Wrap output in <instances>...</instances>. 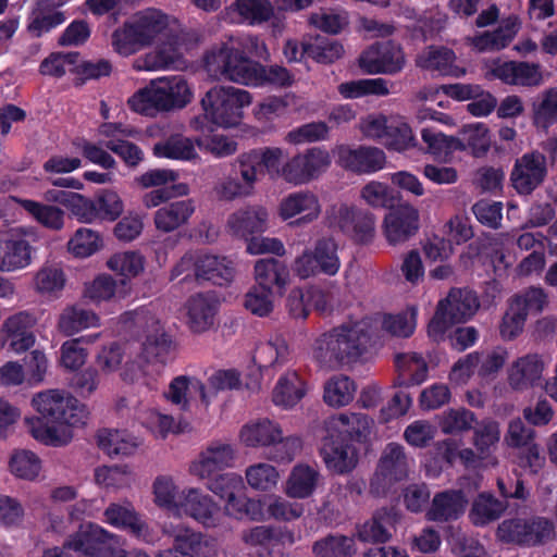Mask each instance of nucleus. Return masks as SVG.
Returning <instances> with one entry per match:
<instances>
[{
	"instance_id": "f257e3e1",
	"label": "nucleus",
	"mask_w": 557,
	"mask_h": 557,
	"mask_svg": "<svg viewBox=\"0 0 557 557\" xmlns=\"http://www.w3.org/2000/svg\"><path fill=\"white\" fill-rule=\"evenodd\" d=\"M32 406L39 416L26 420L28 432L45 445H66L73 438L72 428L84 425L88 419L86 406L64 389L36 393Z\"/></svg>"
},
{
	"instance_id": "f03ea898",
	"label": "nucleus",
	"mask_w": 557,
	"mask_h": 557,
	"mask_svg": "<svg viewBox=\"0 0 557 557\" xmlns=\"http://www.w3.org/2000/svg\"><path fill=\"white\" fill-rule=\"evenodd\" d=\"M371 336L369 319L343 323L315 339L313 358L326 368L355 362L368 351Z\"/></svg>"
},
{
	"instance_id": "7ed1b4c3",
	"label": "nucleus",
	"mask_w": 557,
	"mask_h": 557,
	"mask_svg": "<svg viewBox=\"0 0 557 557\" xmlns=\"http://www.w3.org/2000/svg\"><path fill=\"white\" fill-rule=\"evenodd\" d=\"M125 329L144 334L138 359L126 362L124 380L137 381L144 372V364L153 360L161 363L170 352L172 341L164 332L160 321L146 309L124 312L120 317Z\"/></svg>"
},
{
	"instance_id": "20e7f679",
	"label": "nucleus",
	"mask_w": 557,
	"mask_h": 557,
	"mask_svg": "<svg viewBox=\"0 0 557 557\" xmlns=\"http://www.w3.org/2000/svg\"><path fill=\"white\" fill-rule=\"evenodd\" d=\"M172 23L175 20L158 9L139 11L112 33V47L121 55L133 54L166 35Z\"/></svg>"
},
{
	"instance_id": "39448f33",
	"label": "nucleus",
	"mask_w": 557,
	"mask_h": 557,
	"mask_svg": "<svg viewBox=\"0 0 557 557\" xmlns=\"http://www.w3.org/2000/svg\"><path fill=\"white\" fill-rule=\"evenodd\" d=\"M205 69L216 79L258 86L261 65L244 55L231 37L213 45L203 55Z\"/></svg>"
},
{
	"instance_id": "423d86ee",
	"label": "nucleus",
	"mask_w": 557,
	"mask_h": 557,
	"mask_svg": "<svg viewBox=\"0 0 557 557\" xmlns=\"http://www.w3.org/2000/svg\"><path fill=\"white\" fill-rule=\"evenodd\" d=\"M193 92L182 76L163 77L137 91L128 99L129 107L141 114L154 115L184 108Z\"/></svg>"
},
{
	"instance_id": "0eeeda50",
	"label": "nucleus",
	"mask_w": 557,
	"mask_h": 557,
	"mask_svg": "<svg viewBox=\"0 0 557 557\" xmlns=\"http://www.w3.org/2000/svg\"><path fill=\"white\" fill-rule=\"evenodd\" d=\"M251 103L250 94L233 86H214L201 99L205 117H195L191 126L205 129V120L220 127H233L240 123L243 109Z\"/></svg>"
},
{
	"instance_id": "6e6552de",
	"label": "nucleus",
	"mask_w": 557,
	"mask_h": 557,
	"mask_svg": "<svg viewBox=\"0 0 557 557\" xmlns=\"http://www.w3.org/2000/svg\"><path fill=\"white\" fill-rule=\"evenodd\" d=\"M339 269L338 244L332 236L318 238L312 248L305 249L293 262V271L301 280L319 274L334 276Z\"/></svg>"
},
{
	"instance_id": "1a4fd4ad",
	"label": "nucleus",
	"mask_w": 557,
	"mask_h": 557,
	"mask_svg": "<svg viewBox=\"0 0 557 557\" xmlns=\"http://www.w3.org/2000/svg\"><path fill=\"white\" fill-rule=\"evenodd\" d=\"M479 308L475 294L469 289L453 288L448 296L438 302L437 310L429 323V335L438 341L446 330L470 319Z\"/></svg>"
},
{
	"instance_id": "9d476101",
	"label": "nucleus",
	"mask_w": 557,
	"mask_h": 557,
	"mask_svg": "<svg viewBox=\"0 0 557 557\" xmlns=\"http://www.w3.org/2000/svg\"><path fill=\"white\" fill-rule=\"evenodd\" d=\"M413 459L398 443H388L383 449L370 490L376 495L384 494L395 482L408 476Z\"/></svg>"
},
{
	"instance_id": "9b49d317",
	"label": "nucleus",
	"mask_w": 557,
	"mask_h": 557,
	"mask_svg": "<svg viewBox=\"0 0 557 557\" xmlns=\"http://www.w3.org/2000/svg\"><path fill=\"white\" fill-rule=\"evenodd\" d=\"M119 536L108 532L98 524L81 527L70 535L63 548L82 553L90 557H111L119 548Z\"/></svg>"
},
{
	"instance_id": "f8f14e48",
	"label": "nucleus",
	"mask_w": 557,
	"mask_h": 557,
	"mask_svg": "<svg viewBox=\"0 0 557 557\" xmlns=\"http://www.w3.org/2000/svg\"><path fill=\"white\" fill-rule=\"evenodd\" d=\"M231 169L232 173L224 176L214 186L218 199L234 201L253 197L257 193L259 176L255 174L251 166L238 154L231 163Z\"/></svg>"
},
{
	"instance_id": "ddd939ff",
	"label": "nucleus",
	"mask_w": 557,
	"mask_h": 557,
	"mask_svg": "<svg viewBox=\"0 0 557 557\" xmlns=\"http://www.w3.org/2000/svg\"><path fill=\"white\" fill-rule=\"evenodd\" d=\"M330 164L327 151L312 148L294 156L283 164V180L294 185L307 184L323 173Z\"/></svg>"
},
{
	"instance_id": "4468645a",
	"label": "nucleus",
	"mask_w": 557,
	"mask_h": 557,
	"mask_svg": "<svg viewBox=\"0 0 557 557\" xmlns=\"http://www.w3.org/2000/svg\"><path fill=\"white\" fill-rule=\"evenodd\" d=\"M405 64L401 47L392 41L373 45L359 57V66L367 74L394 75L400 72Z\"/></svg>"
},
{
	"instance_id": "2eb2a0df",
	"label": "nucleus",
	"mask_w": 557,
	"mask_h": 557,
	"mask_svg": "<svg viewBox=\"0 0 557 557\" xmlns=\"http://www.w3.org/2000/svg\"><path fill=\"white\" fill-rule=\"evenodd\" d=\"M548 172L547 158L540 151L522 154L516 160L510 180L520 195H530L543 184Z\"/></svg>"
},
{
	"instance_id": "dca6fc26",
	"label": "nucleus",
	"mask_w": 557,
	"mask_h": 557,
	"mask_svg": "<svg viewBox=\"0 0 557 557\" xmlns=\"http://www.w3.org/2000/svg\"><path fill=\"white\" fill-rule=\"evenodd\" d=\"M235 458L236 449L232 444L223 441H212L190 462L189 473L199 480H206L218 471L233 467Z\"/></svg>"
},
{
	"instance_id": "f3484780",
	"label": "nucleus",
	"mask_w": 557,
	"mask_h": 557,
	"mask_svg": "<svg viewBox=\"0 0 557 557\" xmlns=\"http://www.w3.org/2000/svg\"><path fill=\"white\" fill-rule=\"evenodd\" d=\"M36 319L33 314L21 311L8 317L0 326V347H8L15 354H21L35 344L32 327Z\"/></svg>"
},
{
	"instance_id": "a211bd4d",
	"label": "nucleus",
	"mask_w": 557,
	"mask_h": 557,
	"mask_svg": "<svg viewBox=\"0 0 557 557\" xmlns=\"http://www.w3.org/2000/svg\"><path fill=\"white\" fill-rule=\"evenodd\" d=\"M219 505L213 498L198 487L182 490L176 517L187 516L207 528L218 523Z\"/></svg>"
},
{
	"instance_id": "6ab92c4d",
	"label": "nucleus",
	"mask_w": 557,
	"mask_h": 557,
	"mask_svg": "<svg viewBox=\"0 0 557 557\" xmlns=\"http://www.w3.org/2000/svg\"><path fill=\"white\" fill-rule=\"evenodd\" d=\"M337 163L345 170L357 174H371L384 168L386 156L377 147L359 146L350 148L341 146L337 149Z\"/></svg>"
},
{
	"instance_id": "aec40b11",
	"label": "nucleus",
	"mask_w": 557,
	"mask_h": 557,
	"mask_svg": "<svg viewBox=\"0 0 557 557\" xmlns=\"http://www.w3.org/2000/svg\"><path fill=\"white\" fill-rule=\"evenodd\" d=\"M321 456L326 468L337 474H345L355 469L358 462L357 450L345 438L329 432L321 447Z\"/></svg>"
},
{
	"instance_id": "412c9836",
	"label": "nucleus",
	"mask_w": 557,
	"mask_h": 557,
	"mask_svg": "<svg viewBox=\"0 0 557 557\" xmlns=\"http://www.w3.org/2000/svg\"><path fill=\"white\" fill-rule=\"evenodd\" d=\"M269 211L260 205H249L230 214L226 227L238 238L248 240L253 234L268 230Z\"/></svg>"
},
{
	"instance_id": "4be33fe9",
	"label": "nucleus",
	"mask_w": 557,
	"mask_h": 557,
	"mask_svg": "<svg viewBox=\"0 0 557 557\" xmlns=\"http://www.w3.org/2000/svg\"><path fill=\"white\" fill-rule=\"evenodd\" d=\"M161 531L173 540V546L160 550L156 557H197L201 534L185 523L164 522Z\"/></svg>"
},
{
	"instance_id": "5701e85b",
	"label": "nucleus",
	"mask_w": 557,
	"mask_h": 557,
	"mask_svg": "<svg viewBox=\"0 0 557 557\" xmlns=\"http://www.w3.org/2000/svg\"><path fill=\"white\" fill-rule=\"evenodd\" d=\"M185 309L188 327L195 333H202L214 325L219 300L213 293H198L187 299Z\"/></svg>"
},
{
	"instance_id": "b1692460",
	"label": "nucleus",
	"mask_w": 557,
	"mask_h": 557,
	"mask_svg": "<svg viewBox=\"0 0 557 557\" xmlns=\"http://www.w3.org/2000/svg\"><path fill=\"white\" fill-rule=\"evenodd\" d=\"M491 75L508 85L533 87L543 82L540 65L528 62L507 61L493 62Z\"/></svg>"
},
{
	"instance_id": "393cba45",
	"label": "nucleus",
	"mask_w": 557,
	"mask_h": 557,
	"mask_svg": "<svg viewBox=\"0 0 557 557\" xmlns=\"http://www.w3.org/2000/svg\"><path fill=\"white\" fill-rule=\"evenodd\" d=\"M419 212L410 205H401L386 214L384 234L389 244L408 240L418 231Z\"/></svg>"
},
{
	"instance_id": "a878e982",
	"label": "nucleus",
	"mask_w": 557,
	"mask_h": 557,
	"mask_svg": "<svg viewBox=\"0 0 557 557\" xmlns=\"http://www.w3.org/2000/svg\"><path fill=\"white\" fill-rule=\"evenodd\" d=\"M518 29V18L509 16L494 32H482L474 36H467L465 44L476 52L502 50L512 41Z\"/></svg>"
},
{
	"instance_id": "bb28decb",
	"label": "nucleus",
	"mask_w": 557,
	"mask_h": 557,
	"mask_svg": "<svg viewBox=\"0 0 557 557\" xmlns=\"http://www.w3.org/2000/svg\"><path fill=\"white\" fill-rule=\"evenodd\" d=\"M196 394L199 395L201 405L207 409L212 401V394L207 392V386L195 376L180 375L171 381L164 395L171 404L181 410H187L190 399Z\"/></svg>"
},
{
	"instance_id": "cd10ccee",
	"label": "nucleus",
	"mask_w": 557,
	"mask_h": 557,
	"mask_svg": "<svg viewBox=\"0 0 557 557\" xmlns=\"http://www.w3.org/2000/svg\"><path fill=\"white\" fill-rule=\"evenodd\" d=\"M280 216L288 220L299 215L297 224H307L317 220L321 213L318 197L311 191H295L282 199L278 208Z\"/></svg>"
},
{
	"instance_id": "c85d7f7f",
	"label": "nucleus",
	"mask_w": 557,
	"mask_h": 557,
	"mask_svg": "<svg viewBox=\"0 0 557 557\" xmlns=\"http://www.w3.org/2000/svg\"><path fill=\"white\" fill-rule=\"evenodd\" d=\"M103 516L104 521L110 525L125 529L134 536L145 542H150L151 532L149 525L141 519L129 503H112L106 508Z\"/></svg>"
},
{
	"instance_id": "c756f323",
	"label": "nucleus",
	"mask_w": 557,
	"mask_h": 557,
	"mask_svg": "<svg viewBox=\"0 0 557 557\" xmlns=\"http://www.w3.org/2000/svg\"><path fill=\"white\" fill-rule=\"evenodd\" d=\"M545 362L539 354H528L513 361L508 370V383L515 391H527L540 383Z\"/></svg>"
},
{
	"instance_id": "7c9ffc66",
	"label": "nucleus",
	"mask_w": 557,
	"mask_h": 557,
	"mask_svg": "<svg viewBox=\"0 0 557 557\" xmlns=\"http://www.w3.org/2000/svg\"><path fill=\"white\" fill-rule=\"evenodd\" d=\"M456 54L446 47L430 46L424 49L416 60L417 66L436 72L440 75L460 77L466 70L456 65Z\"/></svg>"
},
{
	"instance_id": "2f4dec72",
	"label": "nucleus",
	"mask_w": 557,
	"mask_h": 557,
	"mask_svg": "<svg viewBox=\"0 0 557 557\" xmlns=\"http://www.w3.org/2000/svg\"><path fill=\"white\" fill-rule=\"evenodd\" d=\"M34 248L20 237L0 238V271L15 272L30 265Z\"/></svg>"
},
{
	"instance_id": "473e14b6",
	"label": "nucleus",
	"mask_w": 557,
	"mask_h": 557,
	"mask_svg": "<svg viewBox=\"0 0 557 557\" xmlns=\"http://www.w3.org/2000/svg\"><path fill=\"white\" fill-rule=\"evenodd\" d=\"M98 447L109 457H128L141 446L143 440L126 430L103 429L97 434Z\"/></svg>"
},
{
	"instance_id": "72a5a7b5",
	"label": "nucleus",
	"mask_w": 557,
	"mask_h": 557,
	"mask_svg": "<svg viewBox=\"0 0 557 557\" xmlns=\"http://www.w3.org/2000/svg\"><path fill=\"white\" fill-rule=\"evenodd\" d=\"M195 210L193 199L172 201L154 212L153 222L157 230L170 233L187 224Z\"/></svg>"
},
{
	"instance_id": "f704fd0d",
	"label": "nucleus",
	"mask_w": 557,
	"mask_h": 557,
	"mask_svg": "<svg viewBox=\"0 0 557 557\" xmlns=\"http://www.w3.org/2000/svg\"><path fill=\"white\" fill-rule=\"evenodd\" d=\"M245 162L251 166L252 171L259 176V170L264 171L272 178L283 180V159L285 152L280 147H260L253 148L240 153Z\"/></svg>"
},
{
	"instance_id": "c9c22d12",
	"label": "nucleus",
	"mask_w": 557,
	"mask_h": 557,
	"mask_svg": "<svg viewBox=\"0 0 557 557\" xmlns=\"http://www.w3.org/2000/svg\"><path fill=\"white\" fill-rule=\"evenodd\" d=\"M239 440L247 447L273 446L282 440V429L267 418L250 421L242 426Z\"/></svg>"
},
{
	"instance_id": "e433bc0d",
	"label": "nucleus",
	"mask_w": 557,
	"mask_h": 557,
	"mask_svg": "<svg viewBox=\"0 0 557 557\" xmlns=\"http://www.w3.org/2000/svg\"><path fill=\"white\" fill-rule=\"evenodd\" d=\"M255 278L260 287L282 294L289 282V271L283 261L264 258L255 264Z\"/></svg>"
},
{
	"instance_id": "4c0bfd02",
	"label": "nucleus",
	"mask_w": 557,
	"mask_h": 557,
	"mask_svg": "<svg viewBox=\"0 0 557 557\" xmlns=\"http://www.w3.org/2000/svg\"><path fill=\"white\" fill-rule=\"evenodd\" d=\"M466 505L467 499L461 491H445L434 496L426 518L438 522L456 520L463 513Z\"/></svg>"
},
{
	"instance_id": "58836bf2",
	"label": "nucleus",
	"mask_w": 557,
	"mask_h": 557,
	"mask_svg": "<svg viewBox=\"0 0 557 557\" xmlns=\"http://www.w3.org/2000/svg\"><path fill=\"white\" fill-rule=\"evenodd\" d=\"M396 515L387 508L377 509L372 518L358 529V539L366 543H385L392 537Z\"/></svg>"
},
{
	"instance_id": "ea45409f",
	"label": "nucleus",
	"mask_w": 557,
	"mask_h": 557,
	"mask_svg": "<svg viewBox=\"0 0 557 557\" xmlns=\"http://www.w3.org/2000/svg\"><path fill=\"white\" fill-rule=\"evenodd\" d=\"M100 325L99 317L79 305L66 306L58 318L57 327L64 336H73L84 330Z\"/></svg>"
},
{
	"instance_id": "a19ab883",
	"label": "nucleus",
	"mask_w": 557,
	"mask_h": 557,
	"mask_svg": "<svg viewBox=\"0 0 557 557\" xmlns=\"http://www.w3.org/2000/svg\"><path fill=\"white\" fill-rule=\"evenodd\" d=\"M371 420L361 413H341L327 422V432L339 438L361 441L370 432Z\"/></svg>"
},
{
	"instance_id": "79ce46f5",
	"label": "nucleus",
	"mask_w": 557,
	"mask_h": 557,
	"mask_svg": "<svg viewBox=\"0 0 557 557\" xmlns=\"http://www.w3.org/2000/svg\"><path fill=\"white\" fill-rule=\"evenodd\" d=\"M234 269L224 257L197 251V281H211L223 285L232 281Z\"/></svg>"
},
{
	"instance_id": "37998d69",
	"label": "nucleus",
	"mask_w": 557,
	"mask_h": 557,
	"mask_svg": "<svg viewBox=\"0 0 557 557\" xmlns=\"http://www.w3.org/2000/svg\"><path fill=\"white\" fill-rule=\"evenodd\" d=\"M17 203L42 227L60 232L64 228L66 213L58 206L30 199H17Z\"/></svg>"
},
{
	"instance_id": "c03bdc74",
	"label": "nucleus",
	"mask_w": 557,
	"mask_h": 557,
	"mask_svg": "<svg viewBox=\"0 0 557 557\" xmlns=\"http://www.w3.org/2000/svg\"><path fill=\"white\" fill-rule=\"evenodd\" d=\"M320 472L308 465L299 463L293 468L286 482L285 493L292 498L302 499L311 496L319 485Z\"/></svg>"
},
{
	"instance_id": "a18cd8bd",
	"label": "nucleus",
	"mask_w": 557,
	"mask_h": 557,
	"mask_svg": "<svg viewBox=\"0 0 557 557\" xmlns=\"http://www.w3.org/2000/svg\"><path fill=\"white\" fill-rule=\"evenodd\" d=\"M64 21L63 12L54 9L47 0H37L28 17L27 30L34 37H41Z\"/></svg>"
},
{
	"instance_id": "49530a36",
	"label": "nucleus",
	"mask_w": 557,
	"mask_h": 557,
	"mask_svg": "<svg viewBox=\"0 0 557 557\" xmlns=\"http://www.w3.org/2000/svg\"><path fill=\"white\" fill-rule=\"evenodd\" d=\"M289 359V348L286 341L278 335L257 346L253 361L260 370L282 367Z\"/></svg>"
},
{
	"instance_id": "de8ad7c7",
	"label": "nucleus",
	"mask_w": 557,
	"mask_h": 557,
	"mask_svg": "<svg viewBox=\"0 0 557 557\" xmlns=\"http://www.w3.org/2000/svg\"><path fill=\"white\" fill-rule=\"evenodd\" d=\"M457 140L460 143L457 151H470L475 158L484 157L492 143L490 131L484 123L463 125Z\"/></svg>"
},
{
	"instance_id": "09e8293b",
	"label": "nucleus",
	"mask_w": 557,
	"mask_h": 557,
	"mask_svg": "<svg viewBox=\"0 0 557 557\" xmlns=\"http://www.w3.org/2000/svg\"><path fill=\"white\" fill-rule=\"evenodd\" d=\"M185 65L180 52L172 47H160L134 60L136 71L180 70Z\"/></svg>"
},
{
	"instance_id": "8fccbe9b",
	"label": "nucleus",
	"mask_w": 557,
	"mask_h": 557,
	"mask_svg": "<svg viewBox=\"0 0 557 557\" xmlns=\"http://www.w3.org/2000/svg\"><path fill=\"white\" fill-rule=\"evenodd\" d=\"M233 22L257 25L270 20L273 8L268 0H236L228 9Z\"/></svg>"
},
{
	"instance_id": "3c124183",
	"label": "nucleus",
	"mask_w": 557,
	"mask_h": 557,
	"mask_svg": "<svg viewBox=\"0 0 557 557\" xmlns=\"http://www.w3.org/2000/svg\"><path fill=\"white\" fill-rule=\"evenodd\" d=\"M306 394L305 382L296 371H287L273 389V401L284 408L294 407Z\"/></svg>"
},
{
	"instance_id": "603ef678",
	"label": "nucleus",
	"mask_w": 557,
	"mask_h": 557,
	"mask_svg": "<svg viewBox=\"0 0 557 557\" xmlns=\"http://www.w3.org/2000/svg\"><path fill=\"white\" fill-rule=\"evenodd\" d=\"M153 153L159 158L191 160L197 157L193 140L183 135H172L153 146Z\"/></svg>"
},
{
	"instance_id": "864d4df0",
	"label": "nucleus",
	"mask_w": 557,
	"mask_h": 557,
	"mask_svg": "<svg viewBox=\"0 0 557 557\" xmlns=\"http://www.w3.org/2000/svg\"><path fill=\"white\" fill-rule=\"evenodd\" d=\"M152 494L153 502L159 508L165 509L175 516L182 490L172 476L158 475L152 483Z\"/></svg>"
},
{
	"instance_id": "5fc2aeb1",
	"label": "nucleus",
	"mask_w": 557,
	"mask_h": 557,
	"mask_svg": "<svg viewBox=\"0 0 557 557\" xmlns=\"http://www.w3.org/2000/svg\"><path fill=\"white\" fill-rule=\"evenodd\" d=\"M506 503L492 494L482 493L472 504L470 517L475 525H485L497 520L506 510Z\"/></svg>"
},
{
	"instance_id": "6e6d98bb",
	"label": "nucleus",
	"mask_w": 557,
	"mask_h": 557,
	"mask_svg": "<svg viewBox=\"0 0 557 557\" xmlns=\"http://www.w3.org/2000/svg\"><path fill=\"white\" fill-rule=\"evenodd\" d=\"M347 505V487L341 484L332 486L330 493L325 496L322 505L318 509V519L325 524L337 523Z\"/></svg>"
},
{
	"instance_id": "4d7b16f0",
	"label": "nucleus",
	"mask_w": 557,
	"mask_h": 557,
	"mask_svg": "<svg viewBox=\"0 0 557 557\" xmlns=\"http://www.w3.org/2000/svg\"><path fill=\"white\" fill-rule=\"evenodd\" d=\"M67 251L77 258H87L98 252L103 242L100 234L91 228L81 227L67 242Z\"/></svg>"
},
{
	"instance_id": "13d9d810",
	"label": "nucleus",
	"mask_w": 557,
	"mask_h": 557,
	"mask_svg": "<svg viewBox=\"0 0 557 557\" xmlns=\"http://www.w3.org/2000/svg\"><path fill=\"white\" fill-rule=\"evenodd\" d=\"M317 557H351L355 552V541L341 534L325 536L313 544Z\"/></svg>"
},
{
	"instance_id": "bf43d9fd",
	"label": "nucleus",
	"mask_w": 557,
	"mask_h": 557,
	"mask_svg": "<svg viewBox=\"0 0 557 557\" xmlns=\"http://www.w3.org/2000/svg\"><path fill=\"white\" fill-rule=\"evenodd\" d=\"M356 392L355 383L345 375L331 377L324 386V401L332 407L348 405Z\"/></svg>"
},
{
	"instance_id": "052dcab7",
	"label": "nucleus",
	"mask_w": 557,
	"mask_h": 557,
	"mask_svg": "<svg viewBox=\"0 0 557 557\" xmlns=\"http://www.w3.org/2000/svg\"><path fill=\"white\" fill-rule=\"evenodd\" d=\"M35 288L47 295H57L65 286L66 277L63 269L58 264H45L35 275Z\"/></svg>"
},
{
	"instance_id": "680f3d73",
	"label": "nucleus",
	"mask_w": 557,
	"mask_h": 557,
	"mask_svg": "<svg viewBox=\"0 0 557 557\" xmlns=\"http://www.w3.org/2000/svg\"><path fill=\"white\" fill-rule=\"evenodd\" d=\"M245 478L251 488L257 491H270L276 486L280 474L272 465L258 462L247 467Z\"/></svg>"
},
{
	"instance_id": "e2e57ef3",
	"label": "nucleus",
	"mask_w": 557,
	"mask_h": 557,
	"mask_svg": "<svg viewBox=\"0 0 557 557\" xmlns=\"http://www.w3.org/2000/svg\"><path fill=\"white\" fill-rule=\"evenodd\" d=\"M500 438V430L498 422L485 419L476 424L473 429V445L482 457L491 454L496 447Z\"/></svg>"
},
{
	"instance_id": "0e129e2a",
	"label": "nucleus",
	"mask_w": 557,
	"mask_h": 557,
	"mask_svg": "<svg viewBox=\"0 0 557 557\" xmlns=\"http://www.w3.org/2000/svg\"><path fill=\"white\" fill-rule=\"evenodd\" d=\"M360 198L374 209L392 208L396 202L394 190L377 181L367 183L360 190Z\"/></svg>"
},
{
	"instance_id": "69168bd1",
	"label": "nucleus",
	"mask_w": 557,
	"mask_h": 557,
	"mask_svg": "<svg viewBox=\"0 0 557 557\" xmlns=\"http://www.w3.org/2000/svg\"><path fill=\"white\" fill-rule=\"evenodd\" d=\"M475 416L466 408H453L444 411L440 419V426L444 434H458L473 428Z\"/></svg>"
},
{
	"instance_id": "338daca9",
	"label": "nucleus",
	"mask_w": 557,
	"mask_h": 557,
	"mask_svg": "<svg viewBox=\"0 0 557 557\" xmlns=\"http://www.w3.org/2000/svg\"><path fill=\"white\" fill-rule=\"evenodd\" d=\"M386 148L401 152L416 146L411 127L404 121L394 119L386 132L384 144Z\"/></svg>"
},
{
	"instance_id": "774afa93",
	"label": "nucleus",
	"mask_w": 557,
	"mask_h": 557,
	"mask_svg": "<svg viewBox=\"0 0 557 557\" xmlns=\"http://www.w3.org/2000/svg\"><path fill=\"white\" fill-rule=\"evenodd\" d=\"M534 122L544 128L557 122V87L542 92L534 103Z\"/></svg>"
}]
</instances>
